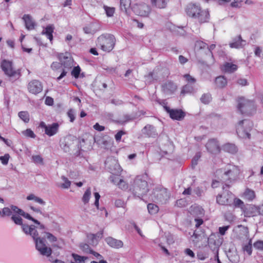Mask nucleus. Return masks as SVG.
I'll return each instance as SVG.
<instances>
[{
    "label": "nucleus",
    "instance_id": "f257e3e1",
    "mask_svg": "<svg viewBox=\"0 0 263 263\" xmlns=\"http://www.w3.org/2000/svg\"><path fill=\"white\" fill-rule=\"evenodd\" d=\"M20 215H12L11 219L17 226H21L22 231L27 235L32 237L35 242V248L41 254L47 257L51 255L52 250L46 245V240L44 238L39 237V233L36 230L37 227L34 225H28L23 222V219Z\"/></svg>",
    "mask_w": 263,
    "mask_h": 263
},
{
    "label": "nucleus",
    "instance_id": "f03ea898",
    "mask_svg": "<svg viewBox=\"0 0 263 263\" xmlns=\"http://www.w3.org/2000/svg\"><path fill=\"white\" fill-rule=\"evenodd\" d=\"M58 59L60 62H53L51 65V68L54 71H58L62 68L61 74L57 78V80L59 81L64 77L72 67L73 60L70 53L68 52L60 53L58 55Z\"/></svg>",
    "mask_w": 263,
    "mask_h": 263
},
{
    "label": "nucleus",
    "instance_id": "7ed1b4c3",
    "mask_svg": "<svg viewBox=\"0 0 263 263\" xmlns=\"http://www.w3.org/2000/svg\"><path fill=\"white\" fill-rule=\"evenodd\" d=\"M187 15L196 19L200 23L207 22L209 19V12L202 10L200 6L196 4L190 3L185 8Z\"/></svg>",
    "mask_w": 263,
    "mask_h": 263
},
{
    "label": "nucleus",
    "instance_id": "20e7f679",
    "mask_svg": "<svg viewBox=\"0 0 263 263\" xmlns=\"http://www.w3.org/2000/svg\"><path fill=\"white\" fill-rule=\"evenodd\" d=\"M240 173L238 166L228 165L226 168L217 170L215 172V176L218 179L226 180H235Z\"/></svg>",
    "mask_w": 263,
    "mask_h": 263
},
{
    "label": "nucleus",
    "instance_id": "39448f33",
    "mask_svg": "<svg viewBox=\"0 0 263 263\" xmlns=\"http://www.w3.org/2000/svg\"><path fill=\"white\" fill-rule=\"evenodd\" d=\"M116 40L113 35L106 34L100 35L97 39V45L106 52H110L114 48Z\"/></svg>",
    "mask_w": 263,
    "mask_h": 263
},
{
    "label": "nucleus",
    "instance_id": "423d86ee",
    "mask_svg": "<svg viewBox=\"0 0 263 263\" xmlns=\"http://www.w3.org/2000/svg\"><path fill=\"white\" fill-rule=\"evenodd\" d=\"M1 68L5 74L12 82L18 79L21 76L20 69L15 70L13 68V63L11 61L6 60H3L1 63Z\"/></svg>",
    "mask_w": 263,
    "mask_h": 263
},
{
    "label": "nucleus",
    "instance_id": "0eeeda50",
    "mask_svg": "<svg viewBox=\"0 0 263 263\" xmlns=\"http://www.w3.org/2000/svg\"><path fill=\"white\" fill-rule=\"evenodd\" d=\"M237 109L241 114L250 115L255 111L254 102L240 98L238 100Z\"/></svg>",
    "mask_w": 263,
    "mask_h": 263
},
{
    "label": "nucleus",
    "instance_id": "6e6552de",
    "mask_svg": "<svg viewBox=\"0 0 263 263\" xmlns=\"http://www.w3.org/2000/svg\"><path fill=\"white\" fill-rule=\"evenodd\" d=\"M253 127V123L250 120L245 119L240 121L237 126L236 131L238 135L241 136L250 138V134L249 131Z\"/></svg>",
    "mask_w": 263,
    "mask_h": 263
},
{
    "label": "nucleus",
    "instance_id": "1a4fd4ad",
    "mask_svg": "<svg viewBox=\"0 0 263 263\" xmlns=\"http://www.w3.org/2000/svg\"><path fill=\"white\" fill-rule=\"evenodd\" d=\"M117 185L119 187V188L121 189L122 190L124 191H132L133 194L134 195H136L138 194V190L139 188V190L141 191V193L139 194L141 195H145L149 191L148 189L147 188V182H141L142 183L141 184L144 187H143L142 189L141 187H139L138 186L136 189H133L131 187H129L128 184L127 182H117Z\"/></svg>",
    "mask_w": 263,
    "mask_h": 263
},
{
    "label": "nucleus",
    "instance_id": "9d476101",
    "mask_svg": "<svg viewBox=\"0 0 263 263\" xmlns=\"http://www.w3.org/2000/svg\"><path fill=\"white\" fill-rule=\"evenodd\" d=\"M153 194L156 200L162 204L166 203L171 196L167 189L163 187H156Z\"/></svg>",
    "mask_w": 263,
    "mask_h": 263
},
{
    "label": "nucleus",
    "instance_id": "9b49d317",
    "mask_svg": "<svg viewBox=\"0 0 263 263\" xmlns=\"http://www.w3.org/2000/svg\"><path fill=\"white\" fill-rule=\"evenodd\" d=\"M233 194L230 192H223L221 194H218L216 197V202L218 204L223 205L231 206L233 203Z\"/></svg>",
    "mask_w": 263,
    "mask_h": 263
},
{
    "label": "nucleus",
    "instance_id": "f8f14e48",
    "mask_svg": "<svg viewBox=\"0 0 263 263\" xmlns=\"http://www.w3.org/2000/svg\"><path fill=\"white\" fill-rule=\"evenodd\" d=\"M132 9L137 15L145 17L147 16L151 12L149 7L144 3L135 4Z\"/></svg>",
    "mask_w": 263,
    "mask_h": 263
},
{
    "label": "nucleus",
    "instance_id": "ddd939ff",
    "mask_svg": "<svg viewBox=\"0 0 263 263\" xmlns=\"http://www.w3.org/2000/svg\"><path fill=\"white\" fill-rule=\"evenodd\" d=\"M105 163L111 174L118 175L121 172V167L115 158H107Z\"/></svg>",
    "mask_w": 263,
    "mask_h": 263
},
{
    "label": "nucleus",
    "instance_id": "4468645a",
    "mask_svg": "<svg viewBox=\"0 0 263 263\" xmlns=\"http://www.w3.org/2000/svg\"><path fill=\"white\" fill-rule=\"evenodd\" d=\"M77 140L73 137L68 136L65 137L61 142L60 145L64 151L67 153L70 151L72 148L74 146Z\"/></svg>",
    "mask_w": 263,
    "mask_h": 263
},
{
    "label": "nucleus",
    "instance_id": "2eb2a0df",
    "mask_svg": "<svg viewBox=\"0 0 263 263\" xmlns=\"http://www.w3.org/2000/svg\"><path fill=\"white\" fill-rule=\"evenodd\" d=\"M236 238L241 240H248L249 239V229L248 227L238 225L236 229Z\"/></svg>",
    "mask_w": 263,
    "mask_h": 263
},
{
    "label": "nucleus",
    "instance_id": "dca6fc26",
    "mask_svg": "<svg viewBox=\"0 0 263 263\" xmlns=\"http://www.w3.org/2000/svg\"><path fill=\"white\" fill-rule=\"evenodd\" d=\"M166 111L169 114L170 118L173 120L180 121L185 116V112L181 109L166 108Z\"/></svg>",
    "mask_w": 263,
    "mask_h": 263
},
{
    "label": "nucleus",
    "instance_id": "f3484780",
    "mask_svg": "<svg viewBox=\"0 0 263 263\" xmlns=\"http://www.w3.org/2000/svg\"><path fill=\"white\" fill-rule=\"evenodd\" d=\"M28 89L33 94H37L42 91L43 86L39 81L33 80L28 83Z\"/></svg>",
    "mask_w": 263,
    "mask_h": 263
},
{
    "label": "nucleus",
    "instance_id": "a211bd4d",
    "mask_svg": "<svg viewBox=\"0 0 263 263\" xmlns=\"http://www.w3.org/2000/svg\"><path fill=\"white\" fill-rule=\"evenodd\" d=\"M206 147L207 150L212 154H218L220 151L218 141L214 139L208 141L206 144Z\"/></svg>",
    "mask_w": 263,
    "mask_h": 263
},
{
    "label": "nucleus",
    "instance_id": "6ab92c4d",
    "mask_svg": "<svg viewBox=\"0 0 263 263\" xmlns=\"http://www.w3.org/2000/svg\"><path fill=\"white\" fill-rule=\"evenodd\" d=\"M208 245L213 250H215L221 245L222 241L214 234L210 235L208 240Z\"/></svg>",
    "mask_w": 263,
    "mask_h": 263
},
{
    "label": "nucleus",
    "instance_id": "aec40b11",
    "mask_svg": "<svg viewBox=\"0 0 263 263\" xmlns=\"http://www.w3.org/2000/svg\"><path fill=\"white\" fill-rule=\"evenodd\" d=\"M105 242L111 248L120 249L123 246V242L120 240L115 239L112 237H107L105 239Z\"/></svg>",
    "mask_w": 263,
    "mask_h": 263
},
{
    "label": "nucleus",
    "instance_id": "412c9836",
    "mask_svg": "<svg viewBox=\"0 0 263 263\" xmlns=\"http://www.w3.org/2000/svg\"><path fill=\"white\" fill-rule=\"evenodd\" d=\"M44 128L45 134L49 136H52L56 134L58 131L59 125L57 123H53L52 124L46 125L44 123Z\"/></svg>",
    "mask_w": 263,
    "mask_h": 263
},
{
    "label": "nucleus",
    "instance_id": "4be33fe9",
    "mask_svg": "<svg viewBox=\"0 0 263 263\" xmlns=\"http://www.w3.org/2000/svg\"><path fill=\"white\" fill-rule=\"evenodd\" d=\"M25 27L29 30H33L36 26V23L32 16L29 14H25L23 17Z\"/></svg>",
    "mask_w": 263,
    "mask_h": 263
},
{
    "label": "nucleus",
    "instance_id": "5701e85b",
    "mask_svg": "<svg viewBox=\"0 0 263 263\" xmlns=\"http://www.w3.org/2000/svg\"><path fill=\"white\" fill-rule=\"evenodd\" d=\"M246 44L245 40L242 39L240 35H239L232 40L230 43V46L232 48H240L243 47Z\"/></svg>",
    "mask_w": 263,
    "mask_h": 263
},
{
    "label": "nucleus",
    "instance_id": "b1692460",
    "mask_svg": "<svg viewBox=\"0 0 263 263\" xmlns=\"http://www.w3.org/2000/svg\"><path fill=\"white\" fill-rule=\"evenodd\" d=\"M177 89L176 85L172 82H167L162 85V90L164 93H173Z\"/></svg>",
    "mask_w": 263,
    "mask_h": 263
},
{
    "label": "nucleus",
    "instance_id": "393cba45",
    "mask_svg": "<svg viewBox=\"0 0 263 263\" xmlns=\"http://www.w3.org/2000/svg\"><path fill=\"white\" fill-rule=\"evenodd\" d=\"M142 133L148 137H154L156 134V129L153 125H146L142 129Z\"/></svg>",
    "mask_w": 263,
    "mask_h": 263
},
{
    "label": "nucleus",
    "instance_id": "a878e982",
    "mask_svg": "<svg viewBox=\"0 0 263 263\" xmlns=\"http://www.w3.org/2000/svg\"><path fill=\"white\" fill-rule=\"evenodd\" d=\"M232 204H233L234 206L236 208H240L245 214H248V213L246 211V210L248 209V208H247L246 206L244 204L243 202L240 199L234 198V195Z\"/></svg>",
    "mask_w": 263,
    "mask_h": 263
},
{
    "label": "nucleus",
    "instance_id": "bb28decb",
    "mask_svg": "<svg viewBox=\"0 0 263 263\" xmlns=\"http://www.w3.org/2000/svg\"><path fill=\"white\" fill-rule=\"evenodd\" d=\"M237 65L232 63L226 62L223 65V70L228 73L234 72L237 70Z\"/></svg>",
    "mask_w": 263,
    "mask_h": 263
},
{
    "label": "nucleus",
    "instance_id": "cd10ccee",
    "mask_svg": "<svg viewBox=\"0 0 263 263\" xmlns=\"http://www.w3.org/2000/svg\"><path fill=\"white\" fill-rule=\"evenodd\" d=\"M54 28L53 25H48L45 29H43L42 33L46 35L47 37L51 42L53 40L52 33L53 32Z\"/></svg>",
    "mask_w": 263,
    "mask_h": 263
},
{
    "label": "nucleus",
    "instance_id": "c85d7f7f",
    "mask_svg": "<svg viewBox=\"0 0 263 263\" xmlns=\"http://www.w3.org/2000/svg\"><path fill=\"white\" fill-rule=\"evenodd\" d=\"M216 86L219 88L224 87L227 84V80L224 76H219L215 79Z\"/></svg>",
    "mask_w": 263,
    "mask_h": 263
},
{
    "label": "nucleus",
    "instance_id": "c756f323",
    "mask_svg": "<svg viewBox=\"0 0 263 263\" xmlns=\"http://www.w3.org/2000/svg\"><path fill=\"white\" fill-rule=\"evenodd\" d=\"M223 148L224 151L231 154H235L237 152V148L235 144L227 143L223 145Z\"/></svg>",
    "mask_w": 263,
    "mask_h": 263
},
{
    "label": "nucleus",
    "instance_id": "7c9ffc66",
    "mask_svg": "<svg viewBox=\"0 0 263 263\" xmlns=\"http://www.w3.org/2000/svg\"><path fill=\"white\" fill-rule=\"evenodd\" d=\"M26 199L28 200H34L35 202L39 203L41 205H45L46 202L41 198L35 196L34 194H30L27 196Z\"/></svg>",
    "mask_w": 263,
    "mask_h": 263
},
{
    "label": "nucleus",
    "instance_id": "2f4dec72",
    "mask_svg": "<svg viewBox=\"0 0 263 263\" xmlns=\"http://www.w3.org/2000/svg\"><path fill=\"white\" fill-rule=\"evenodd\" d=\"M147 210L151 215H154L158 213L159 211V207L154 203H148L147 204Z\"/></svg>",
    "mask_w": 263,
    "mask_h": 263
},
{
    "label": "nucleus",
    "instance_id": "473e14b6",
    "mask_svg": "<svg viewBox=\"0 0 263 263\" xmlns=\"http://www.w3.org/2000/svg\"><path fill=\"white\" fill-rule=\"evenodd\" d=\"M242 250L243 252H246L250 256L252 253V239H250L248 244L242 246Z\"/></svg>",
    "mask_w": 263,
    "mask_h": 263
},
{
    "label": "nucleus",
    "instance_id": "72a5a7b5",
    "mask_svg": "<svg viewBox=\"0 0 263 263\" xmlns=\"http://www.w3.org/2000/svg\"><path fill=\"white\" fill-rule=\"evenodd\" d=\"M244 197L249 200H252L255 197V192L247 189L244 193Z\"/></svg>",
    "mask_w": 263,
    "mask_h": 263
},
{
    "label": "nucleus",
    "instance_id": "f704fd0d",
    "mask_svg": "<svg viewBox=\"0 0 263 263\" xmlns=\"http://www.w3.org/2000/svg\"><path fill=\"white\" fill-rule=\"evenodd\" d=\"M130 6V0H120V8L122 11L126 12Z\"/></svg>",
    "mask_w": 263,
    "mask_h": 263
},
{
    "label": "nucleus",
    "instance_id": "c9c22d12",
    "mask_svg": "<svg viewBox=\"0 0 263 263\" xmlns=\"http://www.w3.org/2000/svg\"><path fill=\"white\" fill-rule=\"evenodd\" d=\"M200 100L204 104H209L212 100L211 95L209 93H204L200 98Z\"/></svg>",
    "mask_w": 263,
    "mask_h": 263
},
{
    "label": "nucleus",
    "instance_id": "e433bc0d",
    "mask_svg": "<svg viewBox=\"0 0 263 263\" xmlns=\"http://www.w3.org/2000/svg\"><path fill=\"white\" fill-rule=\"evenodd\" d=\"M191 210L193 214H195L197 216H201L204 215L203 209L199 206H195L192 207Z\"/></svg>",
    "mask_w": 263,
    "mask_h": 263
},
{
    "label": "nucleus",
    "instance_id": "4c0bfd02",
    "mask_svg": "<svg viewBox=\"0 0 263 263\" xmlns=\"http://www.w3.org/2000/svg\"><path fill=\"white\" fill-rule=\"evenodd\" d=\"M20 215L24 217V218H25L28 220H31L35 224H40V221L39 220L34 219L30 214H29L25 212L23 210L22 211V212Z\"/></svg>",
    "mask_w": 263,
    "mask_h": 263
},
{
    "label": "nucleus",
    "instance_id": "58836bf2",
    "mask_svg": "<svg viewBox=\"0 0 263 263\" xmlns=\"http://www.w3.org/2000/svg\"><path fill=\"white\" fill-rule=\"evenodd\" d=\"M90 196H91V190H90V188H88L85 192V193L83 196V197H82V201L85 204H86L89 202Z\"/></svg>",
    "mask_w": 263,
    "mask_h": 263
},
{
    "label": "nucleus",
    "instance_id": "ea45409f",
    "mask_svg": "<svg viewBox=\"0 0 263 263\" xmlns=\"http://www.w3.org/2000/svg\"><path fill=\"white\" fill-rule=\"evenodd\" d=\"M18 116L25 123L29 121V115L27 111L19 112Z\"/></svg>",
    "mask_w": 263,
    "mask_h": 263
},
{
    "label": "nucleus",
    "instance_id": "a19ab883",
    "mask_svg": "<svg viewBox=\"0 0 263 263\" xmlns=\"http://www.w3.org/2000/svg\"><path fill=\"white\" fill-rule=\"evenodd\" d=\"M194 91V87L191 84H186L184 85L181 90V93L185 94L187 93H192Z\"/></svg>",
    "mask_w": 263,
    "mask_h": 263
},
{
    "label": "nucleus",
    "instance_id": "79ce46f5",
    "mask_svg": "<svg viewBox=\"0 0 263 263\" xmlns=\"http://www.w3.org/2000/svg\"><path fill=\"white\" fill-rule=\"evenodd\" d=\"M72 256L76 263H81L85 262V259L87 258L86 257L81 256L74 253H73Z\"/></svg>",
    "mask_w": 263,
    "mask_h": 263
},
{
    "label": "nucleus",
    "instance_id": "37998d69",
    "mask_svg": "<svg viewBox=\"0 0 263 263\" xmlns=\"http://www.w3.org/2000/svg\"><path fill=\"white\" fill-rule=\"evenodd\" d=\"M81 249L86 253L91 254L92 252V250L91 249L90 246L86 243H81L80 246Z\"/></svg>",
    "mask_w": 263,
    "mask_h": 263
},
{
    "label": "nucleus",
    "instance_id": "c03bdc74",
    "mask_svg": "<svg viewBox=\"0 0 263 263\" xmlns=\"http://www.w3.org/2000/svg\"><path fill=\"white\" fill-rule=\"evenodd\" d=\"M87 238L89 240V243L92 245H97L98 243V240L96 238L94 234H89L87 235Z\"/></svg>",
    "mask_w": 263,
    "mask_h": 263
},
{
    "label": "nucleus",
    "instance_id": "a18cd8bd",
    "mask_svg": "<svg viewBox=\"0 0 263 263\" xmlns=\"http://www.w3.org/2000/svg\"><path fill=\"white\" fill-rule=\"evenodd\" d=\"M12 215L11 209L8 207H5L2 209L1 217L10 216Z\"/></svg>",
    "mask_w": 263,
    "mask_h": 263
},
{
    "label": "nucleus",
    "instance_id": "49530a36",
    "mask_svg": "<svg viewBox=\"0 0 263 263\" xmlns=\"http://www.w3.org/2000/svg\"><path fill=\"white\" fill-rule=\"evenodd\" d=\"M153 5L159 9H162L165 8L166 2L165 0H158Z\"/></svg>",
    "mask_w": 263,
    "mask_h": 263
},
{
    "label": "nucleus",
    "instance_id": "de8ad7c7",
    "mask_svg": "<svg viewBox=\"0 0 263 263\" xmlns=\"http://www.w3.org/2000/svg\"><path fill=\"white\" fill-rule=\"evenodd\" d=\"M81 69L79 66H75L71 71V75L75 78H78L80 73Z\"/></svg>",
    "mask_w": 263,
    "mask_h": 263
},
{
    "label": "nucleus",
    "instance_id": "09e8293b",
    "mask_svg": "<svg viewBox=\"0 0 263 263\" xmlns=\"http://www.w3.org/2000/svg\"><path fill=\"white\" fill-rule=\"evenodd\" d=\"M67 116L70 119V122H73L76 118V112L73 109H70L68 110L67 113Z\"/></svg>",
    "mask_w": 263,
    "mask_h": 263
},
{
    "label": "nucleus",
    "instance_id": "8fccbe9b",
    "mask_svg": "<svg viewBox=\"0 0 263 263\" xmlns=\"http://www.w3.org/2000/svg\"><path fill=\"white\" fill-rule=\"evenodd\" d=\"M104 9L105 10L106 14L107 16L111 17L113 16L115 13L114 8L104 6Z\"/></svg>",
    "mask_w": 263,
    "mask_h": 263
},
{
    "label": "nucleus",
    "instance_id": "3c124183",
    "mask_svg": "<svg viewBox=\"0 0 263 263\" xmlns=\"http://www.w3.org/2000/svg\"><path fill=\"white\" fill-rule=\"evenodd\" d=\"M186 205V201L184 199H180L176 201L175 206L179 208L185 207Z\"/></svg>",
    "mask_w": 263,
    "mask_h": 263
},
{
    "label": "nucleus",
    "instance_id": "603ef678",
    "mask_svg": "<svg viewBox=\"0 0 263 263\" xmlns=\"http://www.w3.org/2000/svg\"><path fill=\"white\" fill-rule=\"evenodd\" d=\"M195 46L197 49H201L206 48L207 44L202 41H199L195 43Z\"/></svg>",
    "mask_w": 263,
    "mask_h": 263
},
{
    "label": "nucleus",
    "instance_id": "864d4df0",
    "mask_svg": "<svg viewBox=\"0 0 263 263\" xmlns=\"http://www.w3.org/2000/svg\"><path fill=\"white\" fill-rule=\"evenodd\" d=\"M200 157L201 154L200 153H197L196 154L195 156L194 157L192 160V165L193 167H195L197 164L198 161Z\"/></svg>",
    "mask_w": 263,
    "mask_h": 263
},
{
    "label": "nucleus",
    "instance_id": "5fc2aeb1",
    "mask_svg": "<svg viewBox=\"0 0 263 263\" xmlns=\"http://www.w3.org/2000/svg\"><path fill=\"white\" fill-rule=\"evenodd\" d=\"M186 81L190 84H195L196 80V79L190 76L189 74H186L183 76Z\"/></svg>",
    "mask_w": 263,
    "mask_h": 263
},
{
    "label": "nucleus",
    "instance_id": "6e6d98bb",
    "mask_svg": "<svg viewBox=\"0 0 263 263\" xmlns=\"http://www.w3.org/2000/svg\"><path fill=\"white\" fill-rule=\"evenodd\" d=\"M23 134L26 137L34 138L35 137V134L30 129H27L23 132Z\"/></svg>",
    "mask_w": 263,
    "mask_h": 263
},
{
    "label": "nucleus",
    "instance_id": "4d7b16f0",
    "mask_svg": "<svg viewBox=\"0 0 263 263\" xmlns=\"http://www.w3.org/2000/svg\"><path fill=\"white\" fill-rule=\"evenodd\" d=\"M253 245L255 249L261 251L263 250V241L257 240L254 243Z\"/></svg>",
    "mask_w": 263,
    "mask_h": 263
},
{
    "label": "nucleus",
    "instance_id": "13d9d810",
    "mask_svg": "<svg viewBox=\"0 0 263 263\" xmlns=\"http://www.w3.org/2000/svg\"><path fill=\"white\" fill-rule=\"evenodd\" d=\"M32 160L35 163L42 164L43 159L40 155H35L32 157Z\"/></svg>",
    "mask_w": 263,
    "mask_h": 263
},
{
    "label": "nucleus",
    "instance_id": "bf43d9fd",
    "mask_svg": "<svg viewBox=\"0 0 263 263\" xmlns=\"http://www.w3.org/2000/svg\"><path fill=\"white\" fill-rule=\"evenodd\" d=\"M148 179V175L145 173L140 175H138L136 178L135 181H145Z\"/></svg>",
    "mask_w": 263,
    "mask_h": 263
},
{
    "label": "nucleus",
    "instance_id": "052dcab7",
    "mask_svg": "<svg viewBox=\"0 0 263 263\" xmlns=\"http://www.w3.org/2000/svg\"><path fill=\"white\" fill-rule=\"evenodd\" d=\"M11 211H13L14 213L20 215L23 210L18 208L17 206L14 205H10Z\"/></svg>",
    "mask_w": 263,
    "mask_h": 263
},
{
    "label": "nucleus",
    "instance_id": "680f3d73",
    "mask_svg": "<svg viewBox=\"0 0 263 263\" xmlns=\"http://www.w3.org/2000/svg\"><path fill=\"white\" fill-rule=\"evenodd\" d=\"M230 226H226L221 227H219L218 229L219 233L221 235H225L227 231L230 228Z\"/></svg>",
    "mask_w": 263,
    "mask_h": 263
},
{
    "label": "nucleus",
    "instance_id": "e2e57ef3",
    "mask_svg": "<svg viewBox=\"0 0 263 263\" xmlns=\"http://www.w3.org/2000/svg\"><path fill=\"white\" fill-rule=\"evenodd\" d=\"M9 158V154H5L4 156L0 157V160L2 163L4 164H7Z\"/></svg>",
    "mask_w": 263,
    "mask_h": 263
},
{
    "label": "nucleus",
    "instance_id": "0e129e2a",
    "mask_svg": "<svg viewBox=\"0 0 263 263\" xmlns=\"http://www.w3.org/2000/svg\"><path fill=\"white\" fill-rule=\"evenodd\" d=\"M136 119V117L130 115H125L123 117V120L124 122L132 121Z\"/></svg>",
    "mask_w": 263,
    "mask_h": 263
},
{
    "label": "nucleus",
    "instance_id": "69168bd1",
    "mask_svg": "<svg viewBox=\"0 0 263 263\" xmlns=\"http://www.w3.org/2000/svg\"><path fill=\"white\" fill-rule=\"evenodd\" d=\"M47 239L51 242H55L57 240V238L55 236L52 235L49 232L46 233Z\"/></svg>",
    "mask_w": 263,
    "mask_h": 263
},
{
    "label": "nucleus",
    "instance_id": "338daca9",
    "mask_svg": "<svg viewBox=\"0 0 263 263\" xmlns=\"http://www.w3.org/2000/svg\"><path fill=\"white\" fill-rule=\"evenodd\" d=\"M115 204L117 208H122L124 206L125 202L122 199H117L115 201Z\"/></svg>",
    "mask_w": 263,
    "mask_h": 263
},
{
    "label": "nucleus",
    "instance_id": "774afa93",
    "mask_svg": "<svg viewBox=\"0 0 263 263\" xmlns=\"http://www.w3.org/2000/svg\"><path fill=\"white\" fill-rule=\"evenodd\" d=\"M125 134V133L123 130L119 131L115 136V139L117 141L119 142L121 140L122 136Z\"/></svg>",
    "mask_w": 263,
    "mask_h": 263
}]
</instances>
